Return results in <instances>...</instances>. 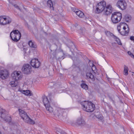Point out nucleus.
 <instances>
[{
  "label": "nucleus",
  "instance_id": "1",
  "mask_svg": "<svg viewBox=\"0 0 134 134\" xmlns=\"http://www.w3.org/2000/svg\"><path fill=\"white\" fill-rule=\"evenodd\" d=\"M117 29L119 32L122 35H126L129 32L128 25L124 22H121L118 25Z\"/></svg>",
  "mask_w": 134,
  "mask_h": 134
},
{
  "label": "nucleus",
  "instance_id": "2",
  "mask_svg": "<svg viewBox=\"0 0 134 134\" xmlns=\"http://www.w3.org/2000/svg\"><path fill=\"white\" fill-rule=\"evenodd\" d=\"M82 108L83 110L88 112L93 111L95 108V106L92 102L84 101L81 103Z\"/></svg>",
  "mask_w": 134,
  "mask_h": 134
},
{
  "label": "nucleus",
  "instance_id": "3",
  "mask_svg": "<svg viewBox=\"0 0 134 134\" xmlns=\"http://www.w3.org/2000/svg\"><path fill=\"white\" fill-rule=\"evenodd\" d=\"M19 111L20 115L24 122L31 124H35V122L31 119L24 111L20 109H19Z\"/></svg>",
  "mask_w": 134,
  "mask_h": 134
},
{
  "label": "nucleus",
  "instance_id": "4",
  "mask_svg": "<svg viewBox=\"0 0 134 134\" xmlns=\"http://www.w3.org/2000/svg\"><path fill=\"white\" fill-rule=\"evenodd\" d=\"M122 18V14L119 12H115L111 15V20L113 24H116L119 22Z\"/></svg>",
  "mask_w": 134,
  "mask_h": 134
},
{
  "label": "nucleus",
  "instance_id": "5",
  "mask_svg": "<svg viewBox=\"0 0 134 134\" xmlns=\"http://www.w3.org/2000/svg\"><path fill=\"white\" fill-rule=\"evenodd\" d=\"M11 18L8 16L3 15L0 16V25H5L10 24L12 22Z\"/></svg>",
  "mask_w": 134,
  "mask_h": 134
},
{
  "label": "nucleus",
  "instance_id": "6",
  "mask_svg": "<svg viewBox=\"0 0 134 134\" xmlns=\"http://www.w3.org/2000/svg\"><path fill=\"white\" fill-rule=\"evenodd\" d=\"M42 101L46 109L50 112H52L53 110V108L51 106L50 103L46 96H43Z\"/></svg>",
  "mask_w": 134,
  "mask_h": 134
},
{
  "label": "nucleus",
  "instance_id": "7",
  "mask_svg": "<svg viewBox=\"0 0 134 134\" xmlns=\"http://www.w3.org/2000/svg\"><path fill=\"white\" fill-rule=\"evenodd\" d=\"M10 36L12 40L14 42H17L20 39L21 34L17 30H15L10 33Z\"/></svg>",
  "mask_w": 134,
  "mask_h": 134
},
{
  "label": "nucleus",
  "instance_id": "8",
  "mask_svg": "<svg viewBox=\"0 0 134 134\" xmlns=\"http://www.w3.org/2000/svg\"><path fill=\"white\" fill-rule=\"evenodd\" d=\"M0 117L6 122H9L11 120L10 116L9 115L6 114L5 110L1 107H0Z\"/></svg>",
  "mask_w": 134,
  "mask_h": 134
},
{
  "label": "nucleus",
  "instance_id": "9",
  "mask_svg": "<svg viewBox=\"0 0 134 134\" xmlns=\"http://www.w3.org/2000/svg\"><path fill=\"white\" fill-rule=\"evenodd\" d=\"M106 6V3L104 1H102L98 3L96 6V10L98 13L103 12Z\"/></svg>",
  "mask_w": 134,
  "mask_h": 134
},
{
  "label": "nucleus",
  "instance_id": "10",
  "mask_svg": "<svg viewBox=\"0 0 134 134\" xmlns=\"http://www.w3.org/2000/svg\"><path fill=\"white\" fill-rule=\"evenodd\" d=\"M116 6L120 9L123 10L126 8L127 4L124 0H119L117 2Z\"/></svg>",
  "mask_w": 134,
  "mask_h": 134
},
{
  "label": "nucleus",
  "instance_id": "11",
  "mask_svg": "<svg viewBox=\"0 0 134 134\" xmlns=\"http://www.w3.org/2000/svg\"><path fill=\"white\" fill-rule=\"evenodd\" d=\"M21 70L24 74H29L31 71V68L29 64H25L23 66Z\"/></svg>",
  "mask_w": 134,
  "mask_h": 134
},
{
  "label": "nucleus",
  "instance_id": "12",
  "mask_svg": "<svg viewBox=\"0 0 134 134\" xmlns=\"http://www.w3.org/2000/svg\"><path fill=\"white\" fill-rule=\"evenodd\" d=\"M11 76L12 79L16 81L20 80L22 77L21 72L18 71H14L12 74Z\"/></svg>",
  "mask_w": 134,
  "mask_h": 134
},
{
  "label": "nucleus",
  "instance_id": "13",
  "mask_svg": "<svg viewBox=\"0 0 134 134\" xmlns=\"http://www.w3.org/2000/svg\"><path fill=\"white\" fill-rule=\"evenodd\" d=\"M85 122L82 117H80L77 119L75 121H74L71 124L73 126L75 125H83L85 124Z\"/></svg>",
  "mask_w": 134,
  "mask_h": 134
},
{
  "label": "nucleus",
  "instance_id": "14",
  "mask_svg": "<svg viewBox=\"0 0 134 134\" xmlns=\"http://www.w3.org/2000/svg\"><path fill=\"white\" fill-rule=\"evenodd\" d=\"M9 75L8 71L6 70H4L0 71V77L4 79L7 78Z\"/></svg>",
  "mask_w": 134,
  "mask_h": 134
},
{
  "label": "nucleus",
  "instance_id": "15",
  "mask_svg": "<svg viewBox=\"0 0 134 134\" xmlns=\"http://www.w3.org/2000/svg\"><path fill=\"white\" fill-rule=\"evenodd\" d=\"M30 64L33 67L35 68H37L40 66V63L38 59L34 58L32 59L31 60Z\"/></svg>",
  "mask_w": 134,
  "mask_h": 134
},
{
  "label": "nucleus",
  "instance_id": "16",
  "mask_svg": "<svg viewBox=\"0 0 134 134\" xmlns=\"http://www.w3.org/2000/svg\"><path fill=\"white\" fill-rule=\"evenodd\" d=\"M112 8L111 6L109 5H107V6H106L103 13L104 14L108 15L112 12Z\"/></svg>",
  "mask_w": 134,
  "mask_h": 134
},
{
  "label": "nucleus",
  "instance_id": "17",
  "mask_svg": "<svg viewBox=\"0 0 134 134\" xmlns=\"http://www.w3.org/2000/svg\"><path fill=\"white\" fill-rule=\"evenodd\" d=\"M18 91L21 93L26 96H30L33 95L32 92L31 91L29 90H25L20 89Z\"/></svg>",
  "mask_w": 134,
  "mask_h": 134
},
{
  "label": "nucleus",
  "instance_id": "18",
  "mask_svg": "<svg viewBox=\"0 0 134 134\" xmlns=\"http://www.w3.org/2000/svg\"><path fill=\"white\" fill-rule=\"evenodd\" d=\"M75 13L79 17L83 18L84 16V14L83 12L78 10L75 11Z\"/></svg>",
  "mask_w": 134,
  "mask_h": 134
},
{
  "label": "nucleus",
  "instance_id": "19",
  "mask_svg": "<svg viewBox=\"0 0 134 134\" xmlns=\"http://www.w3.org/2000/svg\"><path fill=\"white\" fill-rule=\"evenodd\" d=\"M63 110L60 108H58L55 111V115L58 116L62 115Z\"/></svg>",
  "mask_w": 134,
  "mask_h": 134
},
{
  "label": "nucleus",
  "instance_id": "20",
  "mask_svg": "<svg viewBox=\"0 0 134 134\" xmlns=\"http://www.w3.org/2000/svg\"><path fill=\"white\" fill-rule=\"evenodd\" d=\"M91 71L90 70V71H88L87 72L86 76L87 79H90L92 80H93L94 79V77L93 75L92 74Z\"/></svg>",
  "mask_w": 134,
  "mask_h": 134
},
{
  "label": "nucleus",
  "instance_id": "21",
  "mask_svg": "<svg viewBox=\"0 0 134 134\" xmlns=\"http://www.w3.org/2000/svg\"><path fill=\"white\" fill-rule=\"evenodd\" d=\"M18 83L17 81L14 80L11 81L10 82V85L12 87H16L18 85Z\"/></svg>",
  "mask_w": 134,
  "mask_h": 134
},
{
  "label": "nucleus",
  "instance_id": "22",
  "mask_svg": "<svg viewBox=\"0 0 134 134\" xmlns=\"http://www.w3.org/2000/svg\"><path fill=\"white\" fill-rule=\"evenodd\" d=\"M47 5L52 10H53V4L52 1L51 0H48L47 2Z\"/></svg>",
  "mask_w": 134,
  "mask_h": 134
},
{
  "label": "nucleus",
  "instance_id": "23",
  "mask_svg": "<svg viewBox=\"0 0 134 134\" xmlns=\"http://www.w3.org/2000/svg\"><path fill=\"white\" fill-rule=\"evenodd\" d=\"M28 44L30 47L32 48H36L37 46L35 43L31 41H29Z\"/></svg>",
  "mask_w": 134,
  "mask_h": 134
},
{
  "label": "nucleus",
  "instance_id": "24",
  "mask_svg": "<svg viewBox=\"0 0 134 134\" xmlns=\"http://www.w3.org/2000/svg\"><path fill=\"white\" fill-rule=\"evenodd\" d=\"M114 39L117 42L118 44L119 45H121L122 44L120 40L116 36L114 37Z\"/></svg>",
  "mask_w": 134,
  "mask_h": 134
},
{
  "label": "nucleus",
  "instance_id": "25",
  "mask_svg": "<svg viewBox=\"0 0 134 134\" xmlns=\"http://www.w3.org/2000/svg\"><path fill=\"white\" fill-rule=\"evenodd\" d=\"M114 39L117 42L118 44L119 45H121L122 44L120 40L116 36L114 37Z\"/></svg>",
  "mask_w": 134,
  "mask_h": 134
},
{
  "label": "nucleus",
  "instance_id": "26",
  "mask_svg": "<svg viewBox=\"0 0 134 134\" xmlns=\"http://www.w3.org/2000/svg\"><path fill=\"white\" fill-rule=\"evenodd\" d=\"M128 68L126 66H125L124 72V74L125 75H127L128 74Z\"/></svg>",
  "mask_w": 134,
  "mask_h": 134
},
{
  "label": "nucleus",
  "instance_id": "27",
  "mask_svg": "<svg viewBox=\"0 0 134 134\" xmlns=\"http://www.w3.org/2000/svg\"><path fill=\"white\" fill-rule=\"evenodd\" d=\"M89 64H90L91 63L92 64L91 65H90L92 67V69L91 72H92L93 71H94L95 70H96V67L92 63V62H90L89 63Z\"/></svg>",
  "mask_w": 134,
  "mask_h": 134
},
{
  "label": "nucleus",
  "instance_id": "28",
  "mask_svg": "<svg viewBox=\"0 0 134 134\" xmlns=\"http://www.w3.org/2000/svg\"><path fill=\"white\" fill-rule=\"evenodd\" d=\"M81 87L83 89L87 90L88 89V86L85 83H82L81 85Z\"/></svg>",
  "mask_w": 134,
  "mask_h": 134
},
{
  "label": "nucleus",
  "instance_id": "29",
  "mask_svg": "<svg viewBox=\"0 0 134 134\" xmlns=\"http://www.w3.org/2000/svg\"><path fill=\"white\" fill-rule=\"evenodd\" d=\"M125 20L127 22H128L131 18V16L128 15H126L125 16Z\"/></svg>",
  "mask_w": 134,
  "mask_h": 134
},
{
  "label": "nucleus",
  "instance_id": "30",
  "mask_svg": "<svg viewBox=\"0 0 134 134\" xmlns=\"http://www.w3.org/2000/svg\"><path fill=\"white\" fill-rule=\"evenodd\" d=\"M56 130L57 132H58L57 133L58 134H60V133H62L63 132H64L59 128H57V129Z\"/></svg>",
  "mask_w": 134,
  "mask_h": 134
},
{
  "label": "nucleus",
  "instance_id": "31",
  "mask_svg": "<svg viewBox=\"0 0 134 134\" xmlns=\"http://www.w3.org/2000/svg\"><path fill=\"white\" fill-rule=\"evenodd\" d=\"M128 54L132 58H134V55L130 51L128 52Z\"/></svg>",
  "mask_w": 134,
  "mask_h": 134
},
{
  "label": "nucleus",
  "instance_id": "32",
  "mask_svg": "<svg viewBox=\"0 0 134 134\" xmlns=\"http://www.w3.org/2000/svg\"><path fill=\"white\" fill-rule=\"evenodd\" d=\"M27 82V85H31L32 83V82L30 80L28 81Z\"/></svg>",
  "mask_w": 134,
  "mask_h": 134
},
{
  "label": "nucleus",
  "instance_id": "33",
  "mask_svg": "<svg viewBox=\"0 0 134 134\" xmlns=\"http://www.w3.org/2000/svg\"><path fill=\"white\" fill-rule=\"evenodd\" d=\"M14 7L16 8L17 9H19V10H20V9L19 8V7L16 4H15L14 5Z\"/></svg>",
  "mask_w": 134,
  "mask_h": 134
},
{
  "label": "nucleus",
  "instance_id": "34",
  "mask_svg": "<svg viewBox=\"0 0 134 134\" xmlns=\"http://www.w3.org/2000/svg\"><path fill=\"white\" fill-rule=\"evenodd\" d=\"M51 56H50V58L52 59H54L55 58L54 57H53L52 56H53V55L52 54H51L50 55Z\"/></svg>",
  "mask_w": 134,
  "mask_h": 134
},
{
  "label": "nucleus",
  "instance_id": "35",
  "mask_svg": "<svg viewBox=\"0 0 134 134\" xmlns=\"http://www.w3.org/2000/svg\"><path fill=\"white\" fill-rule=\"evenodd\" d=\"M71 10L73 11L75 13V11L77 9H75V8H71Z\"/></svg>",
  "mask_w": 134,
  "mask_h": 134
},
{
  "label": "nucleus",
  "instance_id": "36",
  "mask_svg": "<svg viewBox=\"0 0 134 134\" xmlns=\"http://www.w3.org/2000/svg\"><path fill=\"white\" fill-rule=\"evenodd\" d=\"M98 118V119H99L102 120V119H103V117L101 115H100V117Z\"/></svg>",
  "mask_w": 134,
  "mask_h": 134
},
{
  "label": "nucleus",
  "instance_id": "37",
  "mask_svg": "<svg viewBox=\"0 0 134 134\" xmlns=\"http://www.w3.org/2000/svg\"><path fill=\"white\" fill-rule=\"evenodd\" d=\"M60 134H67L65 132H63L62 133H60Z\"/></svg>",
  "mask_w": 134,
  "mask_h": 134
},
{
  "label": "nucleus",
  "instance_id": "38",
  "mask_svg": "<svg viewBox=\"0 0 134 134\" xmlns=\"http://www.w3.org/2000/svg\"><path fill=\"white\" fill-rule=\"evenodd\" d=\"M71 43L72 44L73 47H74V46L73 44L72 43Z\"/></svg>",
  "mask_w": 134,
  "mask_h": 134
},
{
  "label": "nucleus",
  "instance_id": "39",
  "mask_svg": "<svg viewBox=\"0 0 134 134\" xmlns=\"http://www.w3.org/2000/svg\"><path fill=\"white\" fill-rule=\"evenodd\" d=\"M78 97L77 96H75V98H77V97Z\"/></svg>",
  "mask_w": 134,
  "mask_h": 134
},
{
  "label": "nucleus",
  "instance_id": "40",
  "mask_svg": "<svg viewBox=\"0 0 134 134\" xmlns=\"http://www.w3.org/2000/svg\"><path fill=\"white\" fill-rule=\"evenodd\" d=\"M8 0L9 1V2H10V0Z\"/></svg>",
  "mask_w": 134,
  "mask_h": 134
},
{
  "label": "nucleus",
  "instance_id": "41",
  "mask_svg": "<svg viewBox=\"0 0 134 134\" xmlns=\"http://www.w3.org/2000/svg\"><path fill=\"white\" fill-rule=\"evenodd\" d=\"M107 33L109 34V32H107Z\"/></svg>",
  "mask_w": 134,
  "mask_h": 134
},
{
  "label": "nucleus",
  "instance_id": "42",
  "mask_svg": "<svg viewBox=\"0 0 134 134\" xmlns=\"http://www.w3.org/2000/svg\"><path fill=\"white\" fill-rule=\"evenodd\" d=\"M70 50H71V52H72V50L71 49H70Z\"/></svg>",
  "mask_w": 134,
  "mask_h": 134
},
{
  "label": "nucleus",
  "instance_id": "43",
  "mask_svg": "<svg viewBox=\"0 0 134 134\" xmlns=\"http://www.w3.org/2000/svg\"><path fill=\"white\" fill-rule=\"evenodd\" d=\"M0 134H1V132H0Z\"/></svg>",
  "mask_w": 134,
  "mask_h": 134
},
{
  "label": "nucleus",
  "instance_id": "44",
  "mask_svg": "<svg viewBox=\"0 0 134 134\" xmlns=\"http://www.w3.org/2000/svg\"><path fill=\"white\" fill-rule=\"evenodd\" d=\"M132 73L134 74V72H132Z\"/></svg>",
  "mask_w": 134,
  "mask_h": 134
}]
</instances>
